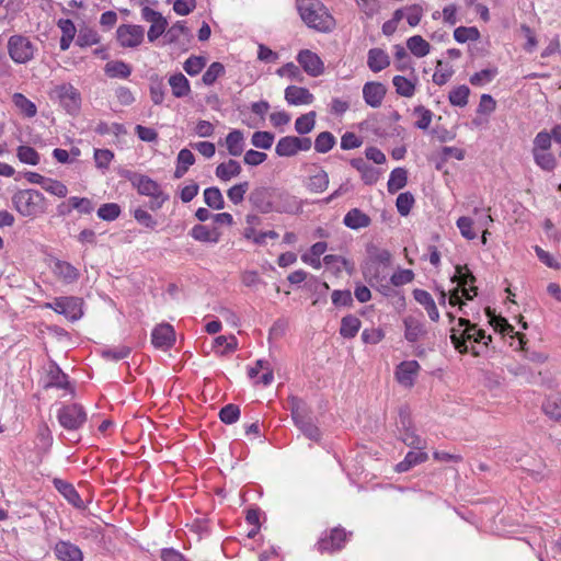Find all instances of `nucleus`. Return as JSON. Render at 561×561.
<instances>
[{
	"mask_svg": "<svg viewBox=\"0 0 561 561\" xmlns=\"http://www.w3.org/2000/svg\"><path fill=\"white\" fill-rule=\"evenodd\" d=\"M547 416L554 421H561V393L549 396L542 404Z\"/></svg>",
	"mask_w": 561,
	"mask_h": 561,
	"instance_id": "obj_32",
	"label": "nucleus"
},
{
	"mask_svg": "<svg viewBox=\"0 0 561 561\" xmlns=\"http://www.w3.org/2000/svg\"><path fill=\"white\" fill-rule=\"evenodd\" d=\"M367 65L374 72H379L390 65L388 54L380 48H371L368 51Z\"/></svg>",
	"mask_w": 561,
	"mask_h": 561,
	"instance_id": "obj_25",
	"label": "nucleus"
},
{
	"mask_svg": "<svg viewBox=\"0 0 561 561\" xmlns=\"http://www.w3.org/2000/svg\"><path fill=\"white\" fill-rule=\"evenodd\" d=\"M100 42V36L98 34V32L93 28H90V27H81L79 30V34H78V37H77V45L81 46V47H88V46H92V45H95Z\"/></svg>",
	"mask_w": 561,
	"mask_h": 561,
	"instance_id": "obj_43",
	"label": "nucleus"
},
{
	"mask_svg": "<svg viewBox=\"0 0 561 561\" xmlns=\"http://www.w3.org/2000/svg\"><path fill=\"white\" fill-rule=\"evenodd\" d=\"M496 75H497L496 68L483 69L479 72L473 73L470 77L469 81L472 85L481 87L486 83H490L495 78Z\"/></svg>",
	"mask_w": 561,
	"mask_h": 561,
	"instance_id": "obj_50",
	"label": "nucleus"
},
{
	"mask_svg": "<svg viewBox=\"0 0 561 561\" xmlns=\"http://www.w3.org/2000/svg\"><path fill=\"white\" fill-rule=\"evenodd\" d=\"M169 84L175 98L186 96L191 91L188 80L181 72L171 76L169 79Z\"/></svg>",
	"mask_w": 561,
	"mask_h": 561,
	"instance_id": "obj_33",
	"label": "nucleus"
},
{
	"mask_svg": "<svg viewBox=\"0 0 561 561\" xmlns=\"http://www.w3.org/2000/svg\"><path fill=\"white\" fill-rule=\"evenodd\" d=\"M480 37V33L477 27L459 26L454 31V38L458 43H466L467 41H477Z\"/></svg>",
	"mask_w": 561,
	"mask_h": 561,
	"instance_id": "obj_52",
	"label": "nucleus"
},
{
	"mask_svg": "<svg viewBox=\"0 0 561 561\" xmlns=\"http://www.w3.org/2000/svg\"><path fill=\"white\" fill-rule=\"evenodd\" d=\"M226 146L229 154L239 157L244 149L243 133L239 129H233L226 137Z\"/></svg>",
	"mask_w": 561,
	"mask_h": 561,
	"instance_id": "obj_29",
	"label": "nucleus"
},
{
	"mask_svg": "<svg viewBox=\"0 0 561 561\" xmlns=\"http://www.w3.org/2000/svg\"><path fill=\"white\" fill-rule=\"evenodd\" d=\"M370 217L359 208H352L343 218V224L353 230L366 228L370 225Z\"/></svg>",
	"mask_w": 561,
	"mask_h": 561,
	"instance_id": "obj_21",
	"label": "nucleus"
},
{
	"mask_svg": "<svg viewBox=\"0 0 561 561\" xmlns=\"http://www.w3.org/2000/svg\"><path fill=\"white\" fill-rule=\"evenodd\" d=\"M18 158L21 162L36 165L39 162L38 152L30 146H20L18 148Z\"/></svg>",
	"mask_w": 561,
	"mask_h": 561,
	"instance_id": "obj_51",
	"label": "nucleus"
},
{
	"mask_svg": "<svg viewBox=\"0 0 561 561\" xmlns=\"http://www.w3.org/2000/svg\"><path fill=\"white\" fill-rule=\"evenodd\" d=\"M42 188L58 197H66L68 194V188L64 183L50 178H46V180L43 182Z\"/></svg>",
	"mask_w": 561,
	"mask_h": 561,
	"instance_id": "obj_48",
	"label": "nucleus"
},
{
	"mask_svg": "<svg viewBox=\"0 0 561 561\" xmlns=\"http://www.w3.org/2000/svg\"><path fill=\"white\" fill-rule=\"evenodd\" d=\"M285 100L290 105H307L313 102L314 96L307 88L289 85L285 89Z\"/></svg>",
	"mask_w": 561,
	"mask_h": 561,
	"instance_id": "obj_19",
	"label": "nucleus"
},
{
	"mask_svg": "<svg viewBox=\"0 0 561 561\" xmlns=\"http://www.w3.org/2000/svg\"><path fill=\"white\" fill-rule=\"evenodd\" d=\"M458 325L465 327V329L460 335H458V331L456 329H451L450 340L455 348L461 354L468 352V341L483 343L484 345H488V342L491 341L490 335L486 336L483 330L477 329L476 324H471L470 321L465 318L458 319Z\"/></svg>",
	"mask_w": 561,
	"mask_h": 561,
	"instance_id": "obj_4",
	"label": "nucleus"
},
{
	"mask_svg": "<svg viewBox=\"0 0 561 561\" xmlns=\"http://www.w3.org/2000/svg\"><path fill=\"white\" fill-rule=\"evenodd\" d=\"M131 184L140 195L151 197L149 204L151 210L160 209L169 199V195L162 191L161 186L147 175L136 174L131 179Z\"/></svg>",
	"mask_w": 561,
	"mask_h": 561,
	"instance_id": "obj_6",
	"label": "nucleus"
},
{
	"mask_svg": "<svg viewBox=\"0 0 561 561\" xmlns=\"http://www.w3.org/2000/svg\"><path fill=\"white\" fill-rule=\"evenodd\" d=\"M119 215H121V207L116 203L103 204L98 209L99 218L106 220V221H113L116 218H118Z\"/></svg>",
	"mask_w": 561,
	"mask_h": 561,
	"instance_id": "obj_49",
	"label": "nucleus"
},
{
	"mask_svg": "<svg viewBox=\"0 0 561 561\" xmlns=\"http://www.w3.org/2000/svg\"><path fill=\"white\" fill-rule=\"evenodd\" d=\"M404 337L410 343H415L423 340L427 335L425 323L413 316H407L403 319Z\"/></svg>",
	"mask_w": 561,
	"mask_h": 561,
	"instance_id": "obj_14",
	"label": "nucleus"
},
{
	"mask_svg": "<svg viewBox=\"0 0 561 561\" xmlns=\"http://www.w3.org/2000/svg\"><path fill=\"white\" fill-rule=\"evenodd\" d=\"M417 78L408 79L403 76H394L392 84L396 88V92L404 98H412L415 93Z\"/></svg>",
	"mask_w": 561,
	"mask_h": 561,
	"instance_id": "obj_27",
	"label": "nucleus"
},
{
	"mask_svg": "<svg viewBox=\"0 0 561 561\" xmlns=\"http://www.w3.org/2000/svg\"><path fill=\"white\" fill-rule=\"evenodd\" d=\"M204 202L205 204L213 209H222L225 206V201L222 194L218 187H208L204 191Z\"/></svg>",
	"mask_w": 561,
	"mask_h": 561,
	"instance_id": "obj_41",
	"label": "nucleus"
},
{
	"mask_svg": "<svg viewBox=\"0 0 561 561\" xmlns=\"http://www.w3.org/2000/svg\"><path fill=\"white\" fill-rule=\"evenodd\" d=\"M116 36L122 47L134 48L142 43L145 30L140 25L122 24L116 30Z\"/></svg>",
	"mask_w": 561,
	"mask_h": 561,
	"instance_id": "obj_10",
	"label": "nucleus"
},
{
	"mask_svg": "<svg viewBox=\"0 0 561 561\" xmlns=\"http://www.w3.org/2000/svg\"><path fill=\"white\" fill-rule=\"evenodd\" d=\"M225 73V67L222 64L215 61L204 72L202 81L206 85H211L216 80Z\"/></svg>",
	"mask_w": 561,
	"mask_h": 561,
	"instance_id": "obj_47",
	"label": "nucleus"
},
{
	"mask_svg": "<svg viewBox=\"0 0 561 561\" xmlns=\"http://www.w3.org/2000/svg\"><path fill=\"white\" fill-rule=\"evenodd\" d=\"M420 369L421 366L416 360L402 362L396 368V379L400 385L411 388Z\"/></svg>",
	"mask_w": 561,
	"mask_h": 561,
	"instance_id": "obj_13",
	"label": "nucleus"
},
{
	"mask_svg": "<svg viewBox=\"0 0 561 561\" xmlns=\"http://www.w3.org/2000/svg\"><path fill=\"white\" fill-rule=\"evenodd\" d=\"M368 254H369V257L375 261V262H379L383 265H389L390 264V261H391V254L388 250L386 249H379L378 247L376 245H369L368 249Z\"/></svg>",
	"mask_w": 561,
	"mask_h": 561,
	"instance_id": "obj_62",
	"label": "nucleus"
},
{
	"mask_svg": "<svg viewBox=\"0 0 561 561\" xmlns=\"http://www.w3.org/2000/svg\"><path fill=\"white\" fill-rule=\"evenodd\" d=\"M12 102L15 107L26 117H34L37 113L36 105L22 93H14Z\"/></svg>",
	"mask_w": 561,
	"mask_h": 561,
	"instance_id": "obj_38",
	"label": "nucleus"
},
{
	"mask_svg": "<svg viewBox=\"0 0 561 561\" xmlns=\"http://www.w3.org/2000/svg\"><path fill=\"white\" fill-rule=\"evenodd\" d=\"M399 425L402 427L400 439L407 445L415 449H424L425 444L411 427V420L407 413L400 412Z\"/></svg>",
	"mask_w": 561,
	"mask_h": 561,
	"instance_id": "obj_15",
	"label": "nucleus"
},
{
	"mask_svg": "<svg viewBox=\"0 0 561 561\" xmlns=\"http://www.w3.org/2000/svg\"><path fill=\"white\" fill-rule=\"evenodd\" d=\"M302 21L311 28L330 32L335 26V20L328 9L318 0H299L297 3Z\"/></svg>",
	"mask_w": 561,
	"mask_h": 561,
	"instance_id": "obj_1",
	"label": "nucleus"
},
{
	"mask_svg": "<svg viewBox=\"0 0 561 561\" xmlns=\"http://www.w3.org/2000/svg\"><path fill=\"white\" fill-rule=\"evenodd\" d=\"M47 308L66 316L70 320H78L82 316L80 300L76 297H59L46 304Z\"/></svg>",
	"mask_w": 561,
	"mask_h": 561,
	"instance_id": "obj_11",
	"label": "nucleus"
},
{
	"mask_svg": "<svg viewBox=\"0 0 561 561\" xmlns=\"http://www.w3.org/2000/svg\"><path fill=\"white\" fill-rule=\"evenodd\" d=\"M316 125V112L311 111L299 116L295 122V129L300 135L310 133Z\"/></svg>",
	"mask_w": 561,
	"mask_h": 561,
	"instance_id": "obj_42",
	"label": "nucleus"
},
{
	"mask_svg": "<svg viewBox=\"0 0 561 561\" xmlns=\"http://www.w3.org/2000/svg\"><path fill=\"white\" fill-rule=\"evenodd\" d=\"M414 299L424 307L430 319L434 322L439 320V312L431 294L424 289L413 290Z\"/></svg>",
	"mask_w": 561,
	"mask_h": 561,
	"instance_id": "obj_22",
	"label": "nucleus"
},
{
	"mask_svg": "<svg viewBox=\"0 0 561 561\" xmlns=\"http://www.w3.org/2000/svg\"><path fill=\"white\" fill-rule=\"evenodd\" d=\"M151 342L157 348H170L175 342V332L172 325L168 323L157 325L151 333Z\"/></svg>",
	"mask_w": 561,
	"mask_h": 561,
	"instance_id": "obj_16",
	"label": "nucleus"
},
{
	"mask_svg": "<svg viewBox=\"0 0 561 561\" xmlns=\"http://www.w3.org/2000/svg\"><path fill=\"white\" fill-rule=\"evenodd\" d=\"M242 169L238 161L236 160H228L227 162H222L217 165L216 168V176L220 179L221 181H229L234 176H238L241 173Z\"/></svg>",
	"mask_w": 561,
	"mask_h": 561,
	"instance_id": "obj_28",
	"label": "nucleus"
},
{
	"mask_svg": "<svg viewBox=\"0 0 561 561\" xmlns=\"http://www.w3.org/2000/svg\"><path fill=\"white\" fill-rule=\"evenodd\" d=\"M474 280L476 277L467 270V266H456V274L453 276L451 282H457V288H462Z\"/></svg>",
	"mask_w": 561,
	"mask_h": 561,
	"instance_id": "obj_59",
	"label": "nucleus"
},
{
	"mask_svg": "<svg viewBox=\"0 0 561 561\" xmlns=\"http://www.w3.org/2000/svg\"><path fill=\"white\" fill-rule=\"evenodd\" d=\"M469 94L470 89L467 85L462 84L453 89L449 92L448 99L453 105L463 107L468 104Z\"/></svg>",
	"mask_w": 561,
	"mask_h": 561,
	"instance_id": "obj_46",
	"label": "nucleus"
},
{
	"mask_svg": "<svg viewBox=\"0 0 561 561\" xmlns=\"http://www.w3.org/2000/svg\"><path fill=\"white\" fill-rule=\"evenodd\" d=\"M240 417V409L236 404H227L219 411V419L225 424H233Z\"/></svg>",
	"mask_w": 561,
	"mask_h": 561,
	"instance_id": "obj_53",
	"label": "nucleus"
},
{
	"mask_svg": "<svg viewBox=\"0 0 561 561\" xmlns=\"http://www.w3.org/2000/svg\"><path fill=\"white\" fill-rule=\"evenodd\" d=\"M105 73L111 78H127L131 73V68L124 61H110L105 65Z\"/></svg>",
	"mask_w": 561,
	"mask_h": 561,
	"instance_id": "obj_40",
	"label": "nucleus"
},
{
	"mask_svg": "<svg viewBox=\"0 0 561 561\" xmlns=\"http://www.w3.org/2000/svg\"><path fill=\"white\" fill-rule=\"evenodd\" d=\"M50 100L59 105L71 116H77L81 110L82 98L80 91L71 83L56 84L48 93Z\"/></svg>",
	"mask_w": 561,
	"mask_h": 561,
	"instance_id": "obj_3",
	"label": "nucleus"
},
{
	"mask_svg": "<svg viewBox=\"0 0 561 561\" xmlns=\"http://www.w3.org/2000/svg\"><path fill=\"white\" fill-rule=\"evenodd\" d=\"M191 236L201 242L217 243L220 239V233L217 229H209L204 225H195L191 230Z\"/></svg>",
	"mask_w": 561,
	"mask_h": 561,
	"instance_id": "obj_30",
	"label": "nucleus"
},
{
	"mask_svg": "<svg viewBox=\"0 0 561 561\" xmlns=\"http://www.w3.org/2000/svg\"><path fill=\"white\" fill-rule=\"evenodd\" d=\"M58 421L66 430H78L87 421V413L80 404L73 403L61 408L58 412Z\"/></svg>",
	"mask_w": 561,
	"mask_h": 561,
	"instance_id": "obj_8",
	"label": "nucleus"
},
{
	"mask_svg": "<svg viewBox=\"0 0 561 561\" xmlns=\"http://www.w3.org/2000/svg\"><path fill=\"white\" fill-rule=\"evenodd\" d=\"M275 152L279 157H293L297 154L296 136L282 137L275 147Z\"/></svg>",
	"mask_w": 561,
	"mask_h": 561,
	"instance_id": "obj_35",
	"label": "nucleus"
},
{
	"mask_svg": "<svg viewBox=\"0 0 561 561\" xmlns=\"http://www.w3.org/2000/svg\"><path fill=\"white\" fill-rule=\"evenodd\" d=\"M485 311H486L488 317L490 318V323L495 328V330H500V332H502V333H513L514 332L513 325H511L506 321V319H504L500 316H495L494 312L490 308H486Z\"/></svg>",
	"mask_w": 561,
	"mask_h": 561,
	"instance_id": "obj_60",
	"label": "nucleus"
},
{
	"mask_svg": "<svg viewBox=\"0 0 561 561\" xmlns=\"http://www.w3.org/2000/svg\"><path fill=\"white\" fill-rule=\"evenodd\" d=\"M297 61L311 77H318L324 71V65L321 58L309 49L300 50L297 55Z\"/></svg>",
	"mask_w": 561,
	"mask_h": 561,
	"instance_id": "obj_12",
	"label": "nucleus"
},
{
	"mask_svg": "<svg viewBox=\"0 0 561 561\" xmlns=\"http://www.w3.org/2000/svg\"><path fill=\"white\" fill-rule=\"evenodd\" d=\"M54 485L70 504L77 508H84V503L72 484L61 479H54Z\"/></svg>",
	"mask_w": 561,
	"mask_h": 561,
	"instance_id": "obj_23",
	"label": "nucleus"
},
{
	"mask_svg": "<svg viewBox=\"0 0 561 561\" xmlns=\"http://www.w3.org/2000/svg\"><path fill=\"white\" fill-rule=\"evenodd\" d=\"M289 408L295 425L307 438L313 442H319L321 439V432L311 419L307 416L304 401L297 397H291L289 398Z\"/></svg>",
	"mask_w": 561,
	"mask_h": 561,
	"instance_id": "obj_5",
	"label": "nucleus"
},
{
	"mask_svg": "<svg viewBox=\"0 0 561 561\" xmlns=\"http://www.w3.org/2000/svg\"><path fill=\"white\" fill-rule=\"evenodd\" d=\"M274 141V135L270 131H255L252 135L251 142L260 149H270Z\"/></svg>",
	"mask_w": 561,
	"mask_h": 561,
	"instance_id": "obj_56",
	"label": "nucleus"
},
{
	"mask_svg": "<svg viewBox=\"0 0 561 561\" xmlns=\"http://www.w3.org/2000/svg\"><path fill=\"white\" fill-rule=\"evenodd\" d=\"M190 30L185 26V23L183 21H178L174 23L165 33V38L168 43H176L179 42L180 37L182 35H188Z\"/></svg>",
	"mask_w": 561,
	"mask_h": 561,
	"instance_id": "obj_55",
	"label": "nucleus"
},
{
	"mask_svg": "<svg viewBox=\"0 0 561 561\" xmlns=\"http://www.w3.org/2000/svg\"><path fill=\"white\" fill-rule=\"evenodd\" d=\"M141 19L151 23L147 33L148 41L151 43L158 39L167 31V19L162 16L160 12L149 8L148 5L141 8Z\"/></svg>",
	"mask_w": 561,
	"mask_h": 561,
	"instance_id": "obj_9",
	"label": "nucleus"
},
{
	"mask_svg": "<svg viewBox=\"0 0 561 561\" xmlns=\"http://www.w3.org/2000/svg\"><path fill=\"white\" fill-rule=\"evenodd\" d=\"M408 176L407 171L403 168H396L390 173V178L388 180V192L396 193L399 190L403 188L407 185Z\"/></svg>",
	"mask_w": 561,
	"mask_h": 561,
	"instance_id": "obj_39",
	"label": "nucleus"
},
{
	"mask_svg": "<svg viewBox=\"0 0 561 561\" xmlns=\"http://www.w3.org/2000/svg\"><path fill=\"white\" fill-rule=\"evenodd\" d=\"M413 204H414V197L409 192L399 194V196L397 197V201H396V206H397L398 213L401 216L409 215L413 207Z\"/></svg>",
	"mask_w": 561,
	"mask_h": 561,
	"instance_id": "obj_54",
	"label": "nucleus"
},
{
	"mask_svg": "<svg viewBox=\"0 0 561 561\" xmlns=\"http://www.w3.org/2000/svg\"><path fill=\"white\" fill-rule=\"evenodd\" d=\"M69 204L80 214L84 215L91 214L94 208L92 201L87 197L72 196L69 198Z\"/></svg>",
	"mask_w": 561,
	"mask_h": 561,
	"instance_id": "obj_61",
	"label": "nucleus"
},
{
	"mask_svg": "<svg viewBox=\"0 0 561 561\" xmlns=\"http://www.w3.org/2000/svg\"><path fill=\"white\" fill-rule=\"evenodd\" d=\"M535 162L545 171H552L556 168L557 160L549 150L533 152Z\"/></svg>",
	"mask_w": 561,
	"mask_h": 561,
	"instance_id": "obj_44",
	"label": "nucleus"
},
{
	"mask_svg": "<svg viewBox=\"0 0 561 561\" xmlns=\"http://www.w3.org/2000/svg\"><path fill=\"white\" fill-rule=\"evenodd\" d=\"M408 49L416 57L421 58L430 53V44L420 35L411 36L407 41Z\"/></svg>",
	"mask_w": 561,
	"mask_h": 561,
	"instance_id": "obj_37",
	"label": "nucleus"
},
{
	"mask_svg": "<svg viewBox=\"0 0 561 561\" xmlns=\"http://www.w3.org/2000/svg\"><path fill=\"white\" fill-rule=\"evenodd\" d=\"M14 209L23 217L35 218L46 213L47 201L36 190H20L12 196Z\"/></svg>",
	"mask_w": 561,
	"mask_h": 561,
	"instance_id": "obj_2",
	"label": "nucleus"
},
{
	"mask_svg": "<svg viewBox=\"0 0 561 561\" xmlns=\"http://www.w3.org/2000/svg\"><path fill=\"white\" fill-rule=\"evenodd\" d=\"M335 137L330 131L320 133L314 140V149L319 153H327L335 145Z\"/></svg>",
	"mask_w": 561,
	"mask_h": 561,
	"instance_id": "obj_45",
	"label": "nucleus"
},
{
	"mask_svg": "<svg viewBox=\"0 0 561 561\" xmlns=\"http://www.w3.org/2000/svg\"><path fill=\"white\" fill-rule=\"evenodd\" d=\"M329 186V175L324 170H319L316 174L309 176L307 187L312 193H322Z\"/></svg>",
	"mask_w": 561,
	"mask_h": 561,
	"instance_id": "obj_36",
	"label": "nucleus"
},
{
	"mask_svg": "<svg viewBox=\"0 0 561 561\" xmlns=\"http://www.w3.org/2000/svg\"><path fill=\"white\" fill-rule=\"evenodd\" d=\"M113 159L114 153L108 149L94 150V161L99 169H107Z\"/></svg>",
	"mask_w": 561,
	"mask_h": 561,
	"instance_id": "obj_63",
	"label": "nucleus"
},
{
	"mask_svg": "<svg viewBox=\"0 0 561 561\" xmlns=\"http://www.w3.org/2000/svg\"><path fill=\"white\" fill-rule=\"evenodd\" d=\"M55 554L60 561H83L81 549L70 541L60 540L55 545Z\"/></svg>",
	"mask_w": 561,
	"mask_h": 561,
	"instance_id": "obj_18",
	"label": "nucleus"
},
{
	"mask_svg": "<svg viewBox=\"0 0 561 561\" xmlns=\"http://www.w3.org/2000/svg\"><path fill=\"white\" fill-rule=\"evenodd\" d=\"M414 113L419 115V119L415 122V126L420 129H427L432 122V112L420 105L415 107Z\"/></svg>",
	"mask_w": 561,
	"mask_h": 561,
	"instance_id": "obj_64",
	"label": "nucleus"
},
{
	"mask_svg": "<svg viewBox=\"0 0 561 561\" xmlns=\"http://www.w3.org/2000/svg\"><path fill=\"white\" fill-rule=\"evenodd\" d=\"M427 459L428 455L423 451V449H417V451H409L404 459L397 463L396 470L398 472H405L414 466L425 462Z\"/></svg>",
	"mask_w": 561,
	"mask_h": 561,
	"instance_id": "obj_26",
	"label": "nucleus"
},
{
	"mask_svg": "<svg viewBox=\"0 0 561 561\" xmlns=\"http://www.w3.org/2000/svg\"><path fill=\"white\" fill-rule=\"evenodd\" d=\"M205 65L206 60L204 57L191 56L185 60L183 68L187 75L196 76L203 70Z\"/></svg>",
	"mask_w": 561,
	"mask_h": 561,
	"instance_id": "obj_57",
	"label": "nucleus"
},
{
	"mask_svg": "<svg viewBox=\"0 0 561 561\" xmlns=\"http://www.w3.org/2000/svg\"><path fill=\"white\" fill-rule=\"evenodd\" d=\"M35 46L23 35H12L8 41V53L16 64H26L34 57Z\"/></svg>",
	"mask_w": 561,
	"mask_h": 561,
	"instance_id": "obj_7",
	"label": "nucleus"
},
{
	"mask_svg": "<svg viewBox=\"0 0 561 561\" xmlns=\"http://www.w3.org/2000/svg\"><path fill=\"white\" fill-rule=\"evenodd\" d=\"M47 376L48 382L46 387H56L61 389L70 388L68 376L56 364L49 366Z\"/></svg>",
	"mask_w": 561,
	"mask_h": 561,
	"instance_id": "obj_31",
	"label": "nucleus"
},
{
	"mask_svg": "<svg viewBox=\"0 0 561 561\" xmlns=\"http://www.w3.org/2000/svg\"><path fill=\"white\" fill-rule=\"evenodd\" d=\"M54 274L65 283H73L79 277V271L68 262L57 260L53 265Z\"/></svg>",
	"mask_w": 561,
	"mask_h": 561,
	"instance_id": "obj_24",
	"label": "nucleus"
},
{
	"mask_svg": "<svg viewBox=\"0 0 561 561\" xmlns=\"http://www.w3.org/2000/svg\"><path fill=\"white\" fill-rule=\"evenodd\" d=\"M386 95V88L380 82H367L363 88L365 102L371 107H379Z\"/></svg>",
	"mask_w": 561,
	"mask_h": 561,
	"instance_id": "obj_20",
	"label": "nucleus"
},
{
	"mask_svg": "<svg viewBox=\"0 0 561 561\" xmlns=\"http://www.w3.org/2000/svg\"><path fill=\"white\" fill-rule=\"evenodd\" d=\"M360 329V320L353 316L348 314L342 318L340 334L345 339H352L356 336Z\"/></svg>",
	"mask_w": 561,
	"mask_h": 561,
	"instance_id": "obj_34",
	"label": "nucleus"
},
{
	"mask_svg": "<svg viewBox=\"0 0 561 561\" xmlns=\"http://www.w3.org/2000/svg\"><path fill=\"white\" fill-rule=\"evenodd\" d=\"M346 541V533L342 528H334L329 535L318 541L320 552H334L340 550Z\"/></svg>",
	"mask_w": 561,
	"mask_h": 561,
	"instance_id": "obj_17",
	"label": "nucleus"
},
{
	"mask_svg": "<svg viewBox=\"0 0 561 561\" xmlns=\"http://www.w3.org/2000/svg\"><path fill=\"white\" fill-rule=\"evenodd\" d=\"M249 186V182L247 181L231 186L227 192L228 198L234 205L240 204L243 201L244 194L248 192Z\"/></svg>",
	"mask_w": 561,
	"mask_h": 561,
	"instance_id": "obj_58",
	"label": "nucleus"
}]
</instances>
